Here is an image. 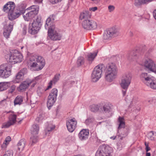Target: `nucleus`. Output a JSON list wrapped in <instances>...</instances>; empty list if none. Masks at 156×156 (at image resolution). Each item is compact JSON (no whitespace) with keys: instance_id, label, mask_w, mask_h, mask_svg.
<instances>
[{"instance_id":"nucleus-1","label":"nucleus","mask_w":156,"mask_h":156,"mask_svg":"<svg viewBox=\"0 0 156 156\" xmlns=\"http://www.w3.org/2000/svg\"><path fill=\"white\" fill-rule=\"evenodd\" d=\"M33 70L37 71L42 69L44 66L45 61L44 58L39 56H31L28 62Z\"/></svg>"},{"instance_id":"nucleus-2","label":"nucleus","mask_w":156,"mask_h":156,"mask_svg":"<svg viewBox=\"0 0 156 156\" xmlns=\"http://www.w3.org/2000/svg\"><path fill=\"white\" fill-rule=\"evenodd\" d=\"M15 5L13 2H10L7 3L3 7L4 11L8 12L9 19L11 20H13L21 15L20 13L16 10H14Z\"/></svg>"},{"instance_id":"nucleus-3","label":"nucleus","mask_w":156,"mask_h":156,"mask_svg":"<svg viewBox=\"0 0 156 156\" xmlns=\"http://www.w3.org/2000/svg\"><path fill=\"white\" fill-rule=\"evenodd\" d=\"M118 69L115 65L112 63L108 64L106 67L105 73L106 80L111 82L117 76Z\"/></svg>"},{"instance_id":"nucleus-4","label":"nucleus","mask_w":156,"mask_h":156,"mask_svg":"<svg viewBox=\"0 0 156 156\" xmlns=\"http://www.w3.org/2000/svg\"><path fill=\"white\" fill-rule=\"evenodd\" d=\"M132 78V75L129 72L125 73L121 77L120 85L122 89V92L123 96L126 94V91L131 83Z\"/></svg>"},{"instance_id":"nucleus-5","label":"nucleus","mask_w":156,"mask_h":156,"mask_svg":"<svg viewBox=\"0 0 156 156\" xmlns=\"http://www.w3.org/2000/svg\"><path fill=\"white\" fill-rule=\"evenodd\" d=\"M7 61L14 64L21 62L23 58L22 55L16 50H12L5 56Z\"/></svg>"},{"instance_id":"nucleus-6","label":"nucleus","mask_w":156,"mask_h":156,"mask_svg":"<svg viewBox=\"0 0 156 156\" xmlns=\"http://www.w3.org/2000/svg\"><path fill=\"white\" fill-rule=\"evenodd\" d=\"M140 78L147 86L152 89H156V80L154 77H150L147 73H143L140 75Z\"/></svg>"},{"instance_id":"nucleus-7","label":"nucleus","mask_w":156,"mask_h":156,"mask_svg":"<svg viewBox=\"0 0 156 156\" xmlns=\"http://www.w3.org/2000/svg\"><path fill=\"white\" fill-rule=\"evenodd\" d=\"M105 69V66L103 64H100L94 69L91 75V79L93 82L98 81L101 77L102 71Z\"/></svg>"},{"instance_id":"nucleus-8","label":"nucleus","mask_w":156,"mask_h":156,"mask_svg":"<svg viewBox=\"0 0 156 156\" xmlns=\"http://www.w3.org/2000/svg\"><path fill=\"white\" fill-rule=\"evenodd\" d=\"M41 26V17L38 16L32 23H29L28 32L31 34H36L40 29Z\"/></svg>"},{"instance_id":"nucleus-9","label":"nucleus","mask_w":156,"mask_h":156,"mask_svg":"<svg viewBox=\"0 0 156 156\" xmlns=\"http://www.w3.org/2000/svg\"><path fill=\"white\" fill-rule=\"evenodd\" d=\"M48 35L50 38L53 41L60 40L62 37V35L54 25L50 26L49 27Z\"/></svg>"},{"instance_id":"nucleus-10","label":"nucleus","mask_w":156,"mask_h":156,"mask_svg":"<svg viewBox=\"0 0 156 156\" xmlns=\"http://www.w3.org/2000/svg\"><path fill=\"white\" fill-rule=\"evenodd\" d=\"M12 66L3 64L0 66V77L3 78L8 77L11 75Z\"/></svg>"},{"instance_id":"nucleus-11","label":"nucleus","mask_w":156,"mask_h":156,"mask_svg":"<svg viewBox=\"0 0 156 156\" xmlns=\"http://www.w3.org/2000/svg\"><path fill=\"white\" fill-rule=\"evenodd\" d=\"M112 148L108 146H101L97 151L96 156H112Z\"/></svg>"},{"instance_id":"nucleus-12","label":"nucleus","mask_w":156,"mask_h":156,"mask_svg":"<svg viewBox=\"0 0 156 156\" xmlns=\"http://www.w3.org/2000/svg\"><path fill=\"white\" fill-rule=\"evenodd\" d=\"M143 64L144 66L149 71L156 73V65L151 59L146 57L143 60Z\"/></svg>"},{"instance_id":"nucleus-13","label":"nucleus","mask_w":156,"mask_h":156,"mask_svg":"<svg viewBox=\"0 0 156 156\" xmlns=\"http://www.w3.org/2000/svg\"><path fill=\"white\" fill-rule=\"evenodd\" d=\"M119 34V31L117 29L112 28L104 31L103 38L104 40H110L113 37L117 36Z\"/></svg>"},{"instance_id":"nucleus-14","label":"nucleus","mask_w":156,"mask_h":156,"mask_svg":"<svg viewBox=\"0 0 156 156\" xmlns=\"http://www.w3.org/2000/svg\"><path fill=\"white\" fill-rule=\"evenodd\" d=\"M77 121L75 118L69 119L66 121V125L68 130L73 132L77 126Z\"/></svg>"},{"instance_id":"nucleus-15","label":"nucleus","mask_w":156,"mask_h":156,"mask_svg":"<svg viewBox=\"0 0 156 156\" xmlns=\"http://www.w3.org/2000/svg\"><path fill=\"white\" fill-rule=\"evenodd\" d=\"M15 24L14 21L10 22L8 26H4L3 35L4 36L7 38L9 37V35L13 30V26Z\"/></svg>"},{"instance_id":"nucleus-16","label":"nucleus","mask_w":156,"mask_h":156,"mask_svg":"<svg viewBox=\"0 0 156 156\" xmlns=\"http://www.w3.org/2000/svg\"><path fill=\"white\" fill-rule=\"evenodd\" d=\"M27 69L26 68H23L21 69L16 76V82L18 83L23 80L24 76L27 73Z\"/></svg>"},{"instance_id":"nucleus-17","label":"nucleus","mask_w":156,"mask_h":156,"mask_svg":"<svg viewBox=\"0 0 156 156\" xmlns=\"http://www.w3.org/2000/svg\"><path fill=\"white\" fill-rule=\"evenodd\" d=\"M23 119H20L18 121L16 118H10L9 120L7 122L3 123L2 126V128H7L13 125L16 122H18L19 123H20Z\"/></svg>"},{"instance_id":"nucleus-18","label":"nucleus","mask_w":156,"mask_h":156,"mask_svg":"<svg viewBox=\"0 0 156 156\" xmlns=\"http://www.w3.org/2000/svg\"><path fill=\"white\" fill-rule=\"evenodd\" d=\"M139 54V50L136 49L129 51L126 55V57L129 60H133L136 58Z\"/></svg>"},{"instance_id":"nucleus-19","label":"nucleus","mask_w":156,"mask_h":156,"mask_svg":"<svg viewBox=\"0 0 156 156\" xmlns=\"http://www.w3.org/2000/svg\"><path fill=\"white\" fill-rule=\"evenodd\" d=\"M89 135V131L88 130L83 129L80 131L79 134L78 136L80 140H84L88 139Z\"/></svg>"},{"instance_id":"nucleus-20","label":"nucleus","mask_w":156,"mask_h":156,"mask_svg":"<svg viewBox=\"0 0 156 156\" xmlns=\"http://www.w3.org/2000/svg\"><path fill=\"white\" fill-rule=\"evenodd\" d=\"M129 107L130 108H132V110H133V114L134 115V116H136V114L138 113L140 108L135 104L134 99L131 101Z\"/></svg>"},{"instance_id":"nucleus-21","label":"nucleus","mask_w":156,"mask_h":156,"mask_svg":"<svg viewBox=\"0 0 156 156\" xmlns=\"http://www.w3.org/2000/svg\"><path fill=\"white\" fill-rule=\"evenodd\" d=\"M32 81H25L22 83L18 88V91H24L32 83Z\"/></svg>"},{"instance_id":"nucleus-22","label":"nucleus","mask_w":156,"mask_h":156,"mask_svg":"<svg viewBox=\"0 0 156 156\" xmlns=\"http://www.w3.org/2000/svg\"><path fill=\"white\" fill-rule=\"evenodd\" d=\"M91 14L88 11H84L80 15L79 19L80 20L89 19L91 18Z\"/></svg>"},{"instance_id":"nucleus-23","label":"nucleus","mask_w":156,"mask_h":156,"mask_svg":"<svg viewBox=\"0 0 156 156\" xmlns=\"http://www.w3.org/2000/svg\"><path fill=\"white\" fill-rule=\"evenodd\" d=\"M26 144V140L24 139L20 140L17 144L18 149L20 151H22L24 149Z\"/></svg>"},{"instance_id":"nucleus-24","label":"nucleus","mask_w":156,"mask_h":156,"mask_svg":"<svg viewBox=\"0 0 156 156\" xmlns=\"http://www.w3.org/2000/svg\"><path fill=\"white\" fill-rule=\"evenodd\" d=\"M40 129L39 125L36 123L33 124L30 129L31 134H38Z\"/></svg>"},{"instance_id":"nucleus-25","label":"nucleus","mask_w":156,"mask_h":156,"mask_svg":"<svg viewBox=\"0 0 156 156\" xmlns=\"http://www.w3.org/2000/svg\"><path fill=\"white\" fill-rule=\"evenodd\" d=\"M60 77V74H56L52 80H51L49 83V85L48 86L46 90L48 89L51 88L52 83H55L59 79Z\"/></svg>"},{"instance_id":"nucleus-26","label":"nucleus","mask_w":156,"mask_h":156,"mask_svg":"<svg viewBox=\"0 0 156 156\" xmlns=\"http://www.w3.org/2000/svg\"><path fill=\"white\" fill-rule=\"evenodd\" d=\"M56 99L51 97L48 96L47 101V106L49 109L53 105Z\"/></svg>"},{"instance_id":"nucleus-27","label":"nucleus","mask_w":156,"mask_h":156,"mask_svg":"<svg viewBox=\"0 0 156 156\" xmlns=\"http://www.w3.org/2000/svg\"><path fill=\"white\" fill-rule=\"evenodd\" d=\"M102 112L104 114H108L111 112L112 108L108 104H105L104 105L102 108H101Z\"/></svg>"},{"instance_id":"nucleus-28","label":"nucleus","mask_w":156,"mask_h":156,"mask_svg":"<svg viewBox=\"0 0 156 156\" xmlns=\"http://www.w3.org/2000/svg\"><path fill=\"white\" fill-rule=\"evenodd\" d=\"M38 134L33 135H32L30 137V140L29 144L31 146H33L34 144L36 143L38 140Z\"/></svg>"},{"instance_id":"nucleus-29","label":"nucleus","mask_w":156,"mask_h":156,"mask_svg":"<svg viewBox=\"0 0 156 156\" xmlns=\"http://www.w3.org/2000/svg\"><path fill=\"white\" fill-rule=\"evenodd\" d=\"M35 16L36 15L32 13V12H28L25 15L23 16V17L25 21H29L34 18Z\"/></svg>"},{"instance_id":"nucleus-30","label":"nucleus","mask_w":156,"mask_h":156,"mask_svg":"<svg viewBox=\"0 0 156 156\" xmlns=\"http://www.w3.org/2000/svg\"><path fill=\"white\" fill-rule=\"evenodd\" d=\"M27 10H30L29 12H32L34 15H36L38 12L39 10L38 6L37 5H33L30 6L27 9Z\"/></svg>"},{"instance_id":"nucleus-31","label":"nucleus","mask_w":156,"mask_h":156,"mask_svg":"<svg viewBox=\"0 0 156 156\" xmlns=\"http://www.w3.org/2000/svg\"><path fill=\"white\" fill-rule=\"evenodd\" d=\"M91 20L90 19L84 20L82 23L83 27L85 29L88 30L89 25L90 24Z\"/></svg>"},{"instance_id":"nucleus-32","label":"nucleus","mask_w":156,"mask_h":156,"mask_svg":"<svg viewBox=\"0 0 156 156\" xmlns=\"http://www.w3.org/2000/svg\"><path fill=\"white\" fill-rule=\"evenodd\" d=\"M23 100V98L21 96L18 95L17 96L14 100V105H21L22 103Z\"/></svg>"},{"instance_id":"nucleus-33","label":"nucleus","mask_w":156,"mask_h":156,"mask_svg":"<svg viewBox=\"0 0 156 156\" xmlns=\"http://www.w3.org/2000/svg\"><path fill=\"white\" fill-rule=\"evenodd\" d=\"M26 8V5L24 4H21L19 6L17 10L21 15L25 13Z\"/></svg>"},{"instance_id":"nucleus-34","label":"nucleus","mask_w":156,"mask_h":156,"mask_svg":"<svg viewBox=\"0 0 156 156\" xmlns=\"http://www.w3.org/2000/svg\"><path fill=\"white\" fill-rule=\"evenodd\" d=\"M55 127V125H53L52 123H50L47 126L45 129V133L46 134L48 132L52 131Z\"/></svg>"},{"instance_id":"nucleus-35","label":"nucleus","mask_w":156,"mask_h":156,"mask_svg":"<svg viewBox=\"0 0 156 156\" xmlns=\"http://www.w3.org/2000/svg\"><path fill=\"white\" fill-rule=\"evenodd\" d=\"M57 89L56 88H54L51 90L48 96L51 97L53 98H54L57 99Z\"/></svg>"},{"instance_id":"nucleus-36","label":"nucleus","mask_w":156,"mask_h":156,"mask_svg":"<svg viewBox=\"0 0 156 156\" xmlns=\"http://www.w3.org/2000/svg\"><path fill=\"white\" fill-rule=\"evenodd\" d=\"M89 25L88 30L95 29L97 27V24L96 22L92 20H91L90 23Z\"/></svg>"},{"instance_id":"nucleus-37","label":"nucleus","mask_w":156,"mask_h":156,"mask_svg":"<svg viewBox=\"0 0 156 156\" xmlns=\"http://www.w3.org/2000/svg\"><path fill=\"white\" fill-rule=\"evenodd\" d=\"M11 137L9 136H7L5 139L4 142L1 145V147L2 149H4L6 148L7 146L9 144V142L11 141Z\"/></svg>"},{"instance_id":"nucleus-38","label":"nucleus","mask_w":156,"mask_h":156,"mask_svg":"<svg viewBox=\"0 0 156 156\" xmlns=\"http://www.w3.org/2000/svg\"><path fill=\"white\" fill-rule=\"evenodd\" d=\"M124 118H119L118 121L119 123L118 129H119L122 128H124L125 123L124 121Z\"/></svg>"},{"instance_id":"nucleus-39","label":"nucleus","mask_w":156,"mask_h":156,"mask_svg":"<svg viewBox=\"0 0 156 156\" xmlns=\"http://www.w3.org/2000/svg\"><path fill=\"white\" fill-rule=\"evenodd\" d=\"M100 107V105L93 104L90 106V109L91 111L95 112H97Z\"/></svg>"},{"instance_id":"nucleus-40","label":"nucleus","mask_w":156,"mask_h":156,"mask_svg":"<svg viewBox=\"0 0 156 156\" xmlns=\"http://www.w3.org/2000/svg\"><path fill=\"white\" fill-rule=\"evenodd\" d=\"M97 52H94L93 53H89L87 55L88 60L89 61H93L95 57L97 55Z\"/></svg>"},{"instance_id":"nucleus-41","label":"nucleus","mask_w":156,"mask_h":156,"mask_svg":"<svg viewBox=\"0 0 156 156\" xmlns=\"http://www.w3.org/2000/svg\"><path fill=\"white\" fill-rule=\"evenodd\" d=\"M8 87V85L7 83H0V91L5 90Z\"/></svg>"},{"instance_id":"nucleus-42","label":"nucleus","mask_w":156,"mask_h":156,"mask_svg":"<svg viewBox=\"0 0 156 156\" xmlns=\"http://www.w3.org/2000/svg\"><path fill=\"white\" fill-rule=\"evenodd\" d=\"M84 62V58L83 57H80L78 58L77 61V64L78 66H79L83 64Z\"/></svg>"},{"instance_id":"nucleus-43","label":"nucleus","mask_w":156,"mask_h":156,"mask_svg":"<svg viewBox=\"0 0 156 156\" xmlns=\"http://www.w3.org/2000/svg\"><path fill=\"white\" fill-rule=\"evenodd\" d=\"M51 20V16H49L46 20V23L45 25V27L46 29H47L48 28V26L49 25H51L50 22Z\"/></svg>"},{"instance_id":"nucleus-44","label":"nucleus","mask_w":156,"mask_h":156,"mask_svg":"<svg viewBox=\"0 0 156 156\" xmlns=\"http://www.w3.org/2000/svg\"><path fill=\"white\" fill-rule=\"evenodd\" d=\"M148 138L151 140H153L154 139V134L153 131L150 132L147 134Z\"/></svg>"},{"instance_id":"nucleus-45","label":"nucleus","mask_w":156,"mask_h":156,"mask_svg":"<svg viewBox=\"0 0 156 156\" xmlns=\"http://www.w3.org/2000/svg\"><path fill=\"white\" fill-rule=\"evenodd\" d=\"M134 4L136 6H139L143 4L142 0H135Z\"/></svg>"},{"instance_id":"nucleus-46","label":"nucleus","mask_w":156,"mask_h":156,"mask_svg":"<svg viewBox=\"0 0 156 156\" xmlns=\"http://www.w3.org/2000/svg\"><path fill=\"white\" fill-rule=\"evenodd\" d=\"M13 152L12 150L6 151L3 156H13Z\"/></svg>"},{"instance_id":"nucleus-47","label":"nucleus","mask_w":156,"mask_h":156,"mask_svg":"<svg viewBox=\"0 0 156 156\" xmlns=\"http://www.w3.org/2000/svg\"><path fill=\"white\" fill-rule=\"evenodd\" d=\"M108 10L109 12H113L115 9V7L112 5H109L108 7Z\"/></svg>"},{"instance_id":"nucleus-48","label":"nucleus","mask_w":156,"mask_h":156,"mask_svg":"<svg viewBox=\"0 0 156 156\" xmlns=\"http://www.w3.org/2000/svg\"><path fill=\"white\" fill-rule=\"evenodd\" d=\"M5 113H6L7 114H9V116L10 117H16L17 115L14 114L13 113V112H12V111H10L9 112H5Z\"/></svg>"},{"instance_id":"nucleus-49","label":"nucleus","mask_w":156,"mask_h":156,"mask_svg":"<svg viewBox=\"0 0 156 156\" xmlns=\"http://www.w3.org/2000/svg\"><path fill=\"white\" fill-rule=\"evenodd\" d=\"M92 121V119L91 118H88L86 119L85 121V122L87 124H89Z\"/></svg>"},{"instance_id":"nucleus-50","label":"nucleus","mask_w":156,"mask_h":156,"mask_svg":"<svg viewBox=\"0 0 156 156\" xmlns=\"http://www.w3.org/2000/svg\"><path fill=\"white\" fill-rule=\"evenodd\" d=\"M62 0H49L50 2L52 4H54L61 2Z\"/></svg>"},{"instance_id":"nucleus-51","label":"nucleus","mask_w":156,"mask_h":156,"mask_svg":"<svg viewBox=\"0 0 156 156\" xmlns=\"http://www.w3.org/2000/svg\"><path fill=\"white\" fill-rule=\"evenodd\" d=\"M42 118H36L35 119V122L37 123H41L42 122Z\"/></svg>"},{"instance_id":"nucleus-52","label":"nucleus","mask_w":156,"mask_h":156,"mask_svg":"<svg viewBox=\"0 0 156 156\" xmlns=\"http://www.w3.org/2000/svg\"><path fill=\"white\" fill-rule=\"evenodd\" d=\"M153 0H142L143 4H147L151 2Z\"/></svg>"},{"instance_id":"nucleus-53","label":"nucleus","mask_w":156,"mask_h":156,"mask_svg":"<svg viewBox=\"0 0 156 156\" xmlns=\"http://www.w3.org/2000/svg\"><path fill=\"white\" fill-rule=\"evenodd\" d=\"M27 28L26 26H24L23 28V34L24 35H25L27 33Z\"/></svg>"},{"instance_id":"nucleus-54","label":"nucleus","mask_w":156,"mask_h":156,"mask_svg":"<svg viewBox=\"0 0 156 156\" xmlns=\"http://www.w3.org/2000/svg\"><path fill=\"white\" fill-rule=\"evenodd\" d=\"M97 9V7H95L90 8V10H92L93 11H95Z\"/></svg>"},{"instance_id":"nucleus-55","label":"nucleus","mask_w":156,"mask_h":156,"mask_svg":"<svg viewBox=\"0 0 156 156\" xmlns=\"http://www.w3.org/2000/svg\"><path fill=\"white\" fill-rule=\"evenodd\" d=\"M153 15L154 18L156 20V9L153 11Z\"/></svg>"},{"instance_id":"nucleus-56","label":"nucleus","mask_w":156,"mask_h":156,"mask_svg":"<svg viewBox=\"0 0 156 156\" xmlns=\"http://www.w3.org/2000/svg\"><path fill=\"white\" fill-rule=\"evenodd\" d=\"M150 148L148 146H147V147H146V152H148L150 150Z\"/></svg>"},{"instance_id":"nucleus-57","label":"nucleus","mask_w":156,"mask_h":156,"mask_svg":"<svg viewBox=\"0 0 156 156\" xmlns=\"http://www.w3.org/2000/svg\"><path fill=\"white\" fill-rule=\"evenodd\" d=\"M51 16V22H53L55 20L54 18L55 17V15H52V16Z\"/></svg>"},{"instance_id":"nucleus-58","label":"nucleus","mask_w":156,"mask_h":156,"mask_svg":"<svg viewBox=\"0 0 156 156\" xmlns=\"http://www.w3.org/2000/svg\"><path fill=\"white\" fill-rule=\"evenodd\" d=\"M151 153L149 152H146V156H151Z\"/></svg>"},{"instance_id":"nucleus-59","label":"nucleus","mask_w":156,"mask_h":156,"mask_svg":"<svg viewBox=\"0 0 156 156\" xmlns=\"http://www.w3.org/2000/svg\"><path fill=\"white\" fill-rule=\"evenodd\" d=\"M42 0H35V1L37 3H41Z\"/></svg>"},{"instance_id":"nucleus-60","label":"nucleus","mask_w":156,"mask_h":156,"mask_svg":"<svg viewBox=\"0 0 156 156\" xmlns=\"http://www.w3.org/2000/svg\"><path fill=\"white\" fill-rule=\"evenodd\" d=\"M116 137V136H112V137H111L110 138L112 139H113V140H114L115 139Z\"/></svg>"},{"instance_id":"nucleus-61","label":"nucleus","mask_w":156,"mask_h":156,"mask_svg":"<svg viewBox=\"0 0 156 156\" xmlns=\"http://www.w3.org/2000/svg\"><path fill=\"white\" fill-rule=\"evenodd\" d=\"M129 33H130V36H132L133 35V33L131 31H130Z\"/></svg>"},{"instance_id":"nucleus-62","label":"nucleus","mask_w":156,"mask_h":156,"mask_svg":"<svg viewBox=\"0 0 156 156\" xmlns=\"http://www.w3.org/2000/svg\"><path fill=\"white\" fill-rule=\"evenodd\" d=\"M6 101V100H5V99L1 101V104L3 102H5Z\"/></svg>"},{"instance_id":"nucleus-63","label":"nucleus","mask_w":156,"mask_h":156,"mask_svg":"<svg viewBox=\"0 0 156 156\" xmlns=\"http://www.w3.org/2000/svg\"><path fill=\"white\" fill-rule=\"evenodd\" d=\"M40 77V76H38L36 77V80H38Z\"/></svg>"},{"instance_id":"nucleus-64","label":"nucleus","mask_w":156,"mask_h":156,"mask_svg":"<svg viewBox=\"0 0 156 156\" xmlns=\"http://www.w3.org/2000/svg\"><path fill=\"white\" fill-rule=\"evenodd\" d=\"M36 83H33L32 85V87H34L35 86V85Z\"/></svg>"}]
</instances>
